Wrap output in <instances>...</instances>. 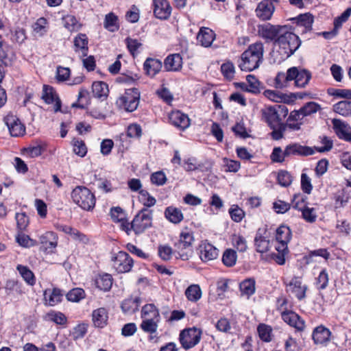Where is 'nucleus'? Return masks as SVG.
Masks as SVG:
<instances>
[{
    "instance_id": "obj_12",
    "label": "nucleus",
    "mask_w": 351,
    "mask_h": 351,
    "mask_svg": "<svg viewBox=\"0 0 351 351\" xmlns=\"http://www.w3.org/2000/svg\"><path fill=\"white\" fill-rule=\"evenodd\" d=\"M254 246L258 253H265L270 248V241L266 228H258L254 237Z\"/></svg>"
},
{
    "instance_id": "obj_60",
    "label": "nucleus",
    "mask_w": 351,
    "mask_h": 351,
    "mask_svg": "<svg viewBox=\"0 0 351 351\" xmlns=\"http://www.w3.org/2000/svg\"><path fill=\"white\" fill-rule=\"evenodd\" d=\"M231 219L235 222H240L245 216L244 211L238 206L232 207L229 210Z\"/></svg>"
},
{
    "instance_id": "obj_3",
    "label": "nucleus",
    "mask_w": 351,
    "mask_h": 351,
    "mask_svg": "<svg viewBox=\"0 0 351 351\" xmlns=\"http://www.w3.org/2000/svg\"><path fill=\"white\" fill-rule=\"evenodd\" d=\"M71 198L75 204L85 210H92L95 206V195L84 186H76L71 192Z\"/></svg>"
},
{
    "instance_id": "obj_38",
    "label": "nucleus",
    "mask_w": 351,
    "mask_h": 351,
    "mask_svg": "<svg viewBox=\"0 0 351 351\" xmlns=\"http://www.w3.org/2000/svg\"><path fill=\"white\" fill-rule=\"evenodd\" d=\"M16 270L22 276L23 280L31 286L36 283V278L34 273L27 267L22 265H19L16 267Z\"/></svg>"
},
{
    "instance_id": "obj_29",
    "label": "nucleus",
    "mask_w": 351,
    "mask_h": 351,
    "mask_svg": "<svg viewBox=\"0 0 351 351\" xmlns=\"http://www.w3.org/2000/svg\"><path fill=\"white\" fill-rule=\"evenodd\" d=\"M162 66L160 60L148 58L143 64V69L147 75L154 77L160 71Z\"/></svg>"
},
{
    "instance_id": "obj_52",
    "label": "nucleus",
    "mask_w": 351,
    "mask_h": 351,
    "mask_svg": "<svg viewBox=\"0 0 351 351\" xmlns=\"http://www.w3.org/2000/svg\"><path fill=\"white\" fill-rule=\"evenodd\" d=\"M46 317L48 320L60 325H63L66 322V316L61 312L51 311L47 314Z\"/></svg>"
},
{
    "instance_id": "obj_23",
    "label": "nucleus",
    "mask_w": 351,
    "mask_h": 351,
    "mask_svg": "<svg viewBox=\"0 0 351 351\" xmlns=\"http://www.w3.org/2000/svg\"><path fill=\"white\" fill-rule=\"evenodd\" d=\"M169 118L172 125L182 130H184L190 125L189 118L180 111H173Z\"/></svg>"
},
{
    "instance_id": "obj_48",
    "label": "nucleus",
    "mask_w": 351,
    "mask_h": 351,
    "mask_svg": "<svg viewBox=\"0 0 351 351\" xmlns=\"http://www.w3.org/2000/svg\"><path fill=\"white\" fill-rule=\"evenodd\" d=\"M237 258V252L232 249H228L223 252L222 261L226 266L232 267L236 263Z\"/></svg>"
},
{
    "instance_id": "obj_13",
    "label": "nucleus",
    "mask_w": 351,
    "mask_h": 351,
    "mask_svg": "<svg viewBox=\"0 0 351 351\" xmlns=\"http://www.w3.org/2000/svg\"><path fill=\"white\" fill-rule=\"evenodd\" d=\"M41 248L47 253H53L58 245V236L51 231L43 234L39 237Z\"/></svg>"
},
{
    "instance_id": "obj_32",
    "label": "nucleus",
    "mask_w": 351,
    "mask_h": 351,
    "mask_svg": "<svg viewBox=\"0 0 351 351\" xmlns=\"http://www.w3.org/2000/svg\"><path fill=\"white\" fill-rule=\"evenodd\" d=\"M186 245L180 239L174 244V252L183 261L188 260L192 254V247Z\"/></svg>"
},
{
    "instance_id": "obj_54",
    "label": "nucleus",
    "mask_w": 351,
    "mask_h": 351,
    "mask_svg": "<svg viewBox=\"0 0 351 351\" xmlns=\"http://www.w3.org/2000/svg\"><path fill=\"white\" fill-rule=\"evenodd\" d=\"M265 97L274 102H281L285 100V95L277 90H265L263 93Z\"/></svg>"
},
{
    "instance_id": "obj_9",
    "label": "nucleus",
    "mask_w": 351,
    "mask_h": 351,
    "mask_svg": "<svg viewBox=\"0 0 351 351\" xmlns=\"http://www.w3.org/2000/svg\"><path fill=\"white\" fill-rule=\"evenodd\" d=\"M287 303V299H283L280 306V309L282 310L281 317L285 322L295 328L298 331H303L305 328L304 321L295 312L292 311H288L285 308L283 310V306Z\"/></svg>"
},
{
    "instance_id": "obj_42",
    "label": "nucleus",
    "mask_w": 351,
    "mask_h": 351,
    "mask_svg": "<svg viewBox=\"0 0 351 351\" xmlns=\"http://www.w3.org/2000/svg\"><path fill=\"white\" fill-rule=\"evenodd\" d=\"M160 319H143L141 328L145 332L153 334L156 332Z\"/></svg>"
},
{
    "instance_id": "obj_47",
    "label": "nucleus",
    "mask_w": 351,
    "mask_h": 351,
    "mask_svg": "<svg viewBox=\"0 0 351 351\" xmlns=\"http://www.w3.org/2000/svg\"><path fill=\"white\" fill-rule=\"evenodd\" d=\"M320 110L321 106L319 104L314 101H309L301 108V112L303 113V117H307L316 113Z\"/></svg>"
},
{
    "instance_id": "obj_7",
    "label": "nucleus",
    "mask_w": 351,
    "mask_h": 351,
    "mask_svg": "<svg viewBox=\"0 0 351 351\" xmlns=\"http://www.w3.org/2000/svg\"><path fill=\"white\" fill-rule=\"evenodd\" d=\"M152 225V210L144 208L134 217L131 222V228L136 234L144 232Z\"/></svg>"
},
{
    "instance_id": "obj_14",
    "label": "nucleus",
    "mask_w": 351,
    "mask_h": 351,
    "mask_svg": "<svg viewBox=\"0 0 351 351\" xmlns=\"http://www.w3.org/2000/svg\"><path fill=\"white\" fill-rule=\"evenodd\" d=\"M287 291L291 292L298 300H302L306 298L307 285H302V279L300 277H293L289 284L287 285Z\"/></svg>"
},
{
    "instance_id": "obj_40",
    "label": "nucleus",
    "mask_w": 351,
    "mask_h": 351,
    "mask_svg": "<svg viewBox=\"0 0 351 351\" xmlns=\"http://www.w3.org/2000/svg\"><path fill=\"white\" fill-rule=\"evenodd\" d=\"M333 110L343 117L351 116V101H341L333 106Z\"/></svg>"
},
{
    "instance_id": "obj_45",
    "label": "nucleus",
    "mask_w": 351,
    "mask_h": 351,
    "mask_svg": "<svg viewBox=\"0 0 351 351\" xmlns=\"http://www.w3.org/2000/svg\"><path fill=\"white\" fill-rule=\"evenodd\" d=\"M257 331L260 339L265 342L271 341L272 328L271 326L265 324H260L257 328Z\"/></svg>"
},
{
    "instance_id": "obj_53",
    "label": "nucleus",
    "mask_w": 351,
    "mask_h": 351,
    "mask_svg": "<svg viewBox=\"0 0 351 351\" xmlns=\"http://www.w3.org/2000/svg\"><path fill=\"white\" fill-rule=\"evenodd\" d=\"M221 71L223 76L228 80L234 77L235 68L234 64L231 62H226L221 66Z\"/></svg>"
},
{
    "instance_id": "obj_4",
    "label": "nucleus",
    "mask_w": 351,
    "mask_h": 351,
    "mask_svg": "<svg viewBox=\"0 0 351 351\" xmlns=\"http://www.w3.org/2000/svg\"><path fill=\"white\" fill-rule=\"evenodd\" d=\"M263 119L270 128H275L282 123L283 118L288 114V109L285 105H275L265 107L261 110Z\"/></svg>"
},
{
    "instance_id": "obj_6",
    "label": "nucleus",
    "mask_w": 351,
    "mask_h": 351,
    "mask_svg": "<svg viewBox=\"0 0 351 351\" xmlns=\"http://www.w3.org/2000/svg\"><path fill=\"white\" fill-rule=\"evenodd\" d=\"M140 100V92L136 88L126 89L124 94L117 100L116 104L119 108L128 112H133L138 106Z\"/></svg>"
},
{
    "instance_id": "obj_56",
    "label": "nucleus",
    "mask_w": 351,
    "mask_h": 351,
    "mask_svg": "<svg viewBox=\"0 0 351 351\" xmlns=\"http://www.w3.org/2000/svg\"><path fill=\"white\" fill-rule=\"evenodd\" d=\"M139 193L140 200L143 204V205L147 207V208L154 206L156 204V199L151 196L146 190H141Z\"/></svg>"
},
{
    "instance_id": "obj_11",
    "label": "nucleus",
    "mask_w": 351,
    "mask_h": 351,
    "mask_svg": "<svg viewBox=\"0 0 351 351\" xmlns=\"http://www.w3.org/2000/svg\"><path fill=\"white\" fill-rule=\"evenodd\" d=\"M3 121L11 136L18 137L25 134V126L16 116L8 114Z\"/></svg>"
},
{
    "instance_id": "obj_10",
    "label": "nucleus",
    "mask_w": 351,
    "mask_h": 351,
    "mask_svg": "<svg viewBox=\"0 0 351 351\" xmlns=\"http://www.w3.org/2000/svg\"><path fill=\"white\" fill-rule=\"evenodd\" d=\"M286 25H274L271 23L258 25L257 27L259 36L267 42L274 41L280 37Z\"/></svg>"
},
{
    "instance_id": "obj_22",
    "label": "nucleus",
    "mask_w": 351,
    "mask_h": 351,
    "mask_svg": "<svg viewBox=\"0 0 351 351\" xmlns=\"http://www.w3.org/2000/svg\"><path fill=\"white\" fill-rule=\"evenodd\" d=\"M88 39L85 34H78L73 40V48L75 52L81 57H86L88 52Z\"/></svg>"
},
{
    "instance_id": "obj_37",
    "label": "nucleus",
    "mask_w": 351,
    "mask_h": 351,
    "mask_svg": "<svg viewBox=\"0 0 351 351\" xmlns=\"http://www.w3.org/2000/svg\"><path fill=\"white\" fill-rule=\"evenodd\" d=\"M142 319H160L158 309L154 304H147L143 306L141 311Z\"/></svg>"
},
{
    "instance_id": "obj_2",
    "label": "nucleus",
    "mask_w": 351,
    "mask_h": 351,
    "mask_svg": "<svg viewBox=\"0 0 351 351\" xmlns=\"http://www.w3.org/2000/svg\"><path fill=\"white\" fill-rule=\"evenodd\" d=\"M276 45L279 47L278 52L281 58L286 59L293 55L300 47L301 40L299 36L286 25L280 37L276 40Z\"/></svg>"
},
{
    "instance_id": "obj_26",
    "label": "nucleus",
    "mask_w": 351,
    "mask_h": 351,
    "mask_svg": "<svg viewBox=\"0 0 351 351\" xmlns=\"http://www.w3.org/2000/svg\"><path fill=\"white\" fill-rule=\"evenodd\" d=\"M331 332L325 326L320 325L316 327L313 332V339L316 344H324L330 341Z\"/></svg>"
},
{
    "instance_id": "obj_20",
    "label": "nucleus",
    "mask_w": 351,
    "mask_h": 351,
    "mask_svg": "<svg viewBox=\"0 0 351 351\" xmlns=\"http://www.w3.org/2000/svg\"><path fill=\"white\" fill-rule=\"evenodd\" d=\"M199 257L204 262L213 261L218 256L219 251L212 244L204 242L199 245Z\"/></svg>"
},
{
    "instance_id": "obj_31",
    "label": "nucleus",
    "mask_w": 351,
    "mask_h": 351,
    "mask_svg": "<svg viewBox=\"0 0 351 351\" xmlns=\"http://www.w3.org/2000/svg\"><path fill=\"white\" fill-rule=\"evenodd\" d=\"M141 302V298L138 297L127 298L123 301L121 309L125 313H134L138 311Z\"/></svg>"
},
{
    "instance_id": "obj_55",
    "label": "nucleus",
    "mask_w": 351,
    "mask_h": 351,
    "mask_svg": "<svg viewBox=\"0 0 351 351\" xmlns=\"http://www.w3.org/2000/svg\"><path fill=\"white\" fill-rule=\"evenodd\" d=\"M302 218L308 223H314L317 217L316 210L314 208L306 206L302 212Z\"/></svg>"
},
{
    "instance_id": "obj_28",
    "label": "nucleus",
    "mask_w": 351,
    "mask_h": 351,
    "mask_svg": "<svg viewBox=\"0 0 351 351\" xmlns=\"http://www.w3.org/2000/svg\"><path fill=\"white\" fill-rule=\"evenodd\" d=\"M291 21L295 22L297 26L302 27V33H306L311 31L312 29V25L314 21L313 16L309 13H305L300 14L297 17L291 19Z\"/></svg>"
},
{
    "instance_id": "obj_24",
    "label": "nucleus",
    "mask_w": 351,
    "mask_h": 351,
    "mask_svg": "<svg viewBox=\"0 0 351 351\" xmlns=\"http://www.w3.org/2000/svg\"><path fill=\"white\" fill-rule=\"evenodd\" d=\"M164 67L167 71H178L182 67V58L179 53L169 55L164 61Z\"/></svg>"
},
{
    "instance_id": "obj_34",
    "label": "nucleus",
    "mask_w": 351,
    "mask_h": 351,
    "mask_svg": "<svg viewBox=\"0 0 351 351\" xmlns=\"http://www.w3.org/2000/svg\"><path fill=\"white\" fill-rule=\"evenodd\" d=\"M113 279L110 274H104L99 275L95 279V285L100 290L107 291L112 285Z\"/></svg>"
},
{
    "instance_id": "obj_44",
    "label": "nucleus",
    "mask_w": 351,
    "mask_h": 351,
    "mask_svg": "<svg viewBox=\"0 0 351 351\" xmlns=\"http://www.w3.org/2000/svg\"><path fill=\"white\" fill-rule=\"evenodd\" d=\"M292 81V76L289 69L286 73H278L275 78V86L276 88H282L287 86V83Z\"/></svg>"
},
{
    "instance_id": "obj_39",
    "label": "nucleus",
    "mask_w": 351,
    "mask_h": 351,
    "mask_svg": "<svg viewBox=\"0 0 351 351\" xmlns=\"http://www.w3.org/2000/svg\"><path fill=\"white\" fill-rule=\"evenodd\" d=\"M92 92L95 97H106L108 93V84L104 82H95L92 85Z\"/></svg>"
},
{
    "instance_id": "obj_61",
    "label": "nucleus",
    "mask_w": 351,
    "mask_h": 351,
    "mask_svg": "<svg viewBox=\"0 0 351 351\" xmlns=\"http://www.w3.org/2000/svg\"><path fill=\"white\" fill-rule=\"evenodd\" d=\"M285 154V149L282 152L280 147H274L271 154V159L275 162H282L286 157H289Z\"/></svg>"
},
{
    "instance_id": "obj_64",
    "label": "nucleus",
    "mask_w": 351,
    "mask_h": 351,
    "mask_svg": "<svg viewBox=\"0 0 351 351\" xmlns=\"http://www.w3.org/2000/svg\"><path fill=\"white\" fill-rule=\"evenodd\" d=\"M15 218L19 230L21 231L25 230L29 223L28 217L25 213H16Z\"/></svg>"
},
{
    "instance_id": "obj_33",
    "label": "nucleus",
    "mask_w": 351,
    "mask_h": 351,
    "mask_svg": "<svg viewBox=\"0 0 351 351\" xmlns=\"http://www.w3.org/2000/svg\"><path fill=\"white\" fill-rule=\"evenodd\" d=\"M165 217L170 222L177 224L182 221L184 217L182 211L176 207L169 206L165 210Z\"/></svg>"
},
{
    "instance_id": "obj_21",
    "label": "nucleus",
    "mask_w": 351,
    "mask_h": 351,
    "mask_svg": "<svg viewBox=\"0 0 351 351\" xmlns=\"http://www.w3.org/2000/svg\"><path fill=\"white\" fill-rule=\"evenodd\" d=\"M332 122L337 136L346 141H351V128L339 119H334Z\"/></svg>"
},
{
    "instance_id": "obj_58",
    "label": "nucleus",
    "mask_w": 351,
    "mask_h": 351,
    "mask_svg": "<svg viewBox=\"0 0 351 351\" xmlns=\"http://www.w3.org/2000/svg\"><path fill=\"white\" fill-rule=\"evenodd\" d=\"M18 243L25 247H29L36 245V241L23 233H20L16 237Z\"/></svg>"
},
{
    "instance_id": "obj_36",
    "label": "nucleus",
    "mask_w": 351,
    "mask_h": 351,
    "mask_svg": "<svg viewBox=\"0 0 351 351\" xmlns=\"http://www.w3.org/2000/svg\"><path fill=\"white\" fill-rule=\"evenodd\" d=\"M256 282L254 278H247L239 285V289L242 295L250 297L255 293Z\"/></svg>"
},
{
    "instance_id": "obj_5",
    "label": "nucleus",
    "mask_w": 351,
    "mask_h": 351,
    "mask_svg": "<svg viewBox=\"0 0 351 351\" xmlns=\"http://www.w3.org/2000/svg\"><path fill=\"white\" fill-rule=\"evenodd\" d=\"M202 330L195 326L184 328L180 331L179 341L185 350L196 346L201 341Z\"/></svg>"
},
{
    "instance_id": "obj_41",
    "label": "nucleus",
    "mask_w": 351,
    "mask_h": 351,
    "mask_svg": "<svg viewBox=\"0 0 351 351\" xmlns=\"http://www.w3.org/2000/svg\"><path fill=\"white\" fill-rule=\"evenodd\" d=\"M291 238V231L286 226H280L276 230V239L277 242L289 243Z\"/></svg>"
},
{
    "instance_id": "obj_25",
    "label": "nucleus",
    "mask_w": 351,
    "mask_h": 351,
    "mask_svg": "<svg viewBox=\"0 0 351 351\" xmlns=\"http://www.w3.org/2000/svg\"><path fill=\"white\" fill-rule=\"evenodd\" d=\"M108 312L104 307L95 309L92 313V320L93 324L97 328H104L108 324Z\"/></svg>"
},
{
    "instance_id": "obj_62",
    "label": "nucleus",
    "mask_w": 351,
    "mask_h": 351,
    "mask_svg": "<svg viewBox=\"0 0 351 351\" xmlns=\"http://www.w3.org/2000/svg\"><path fill=\"white\" fill-rule=\"evenodd\" d=\"M166 181V176L165 173L161 171L155 172L151 176V182L157 186H162L165 184Z\"/></svg>"
},
{
    "instance_id": "obj_27",
    "label": "nucleus",
    "mask_w": 351,
    "mask_h": 351,
    "mask_svg": "<svg viewBox=\"0 0 351 351\" xmlns=\"http://www.w3.org/2000/svg\"><path fill=\"white\" fill-rule=\"evenodd\" d=\"M215 38V32L208 27H202L197 34V42L203 47H210Z\"/></svg>"
},
{
    "instance_id": "obj_15",
    "label": "nucleus",
    "mask_w": 351,
    "mask_h": 351,
    "mask_svg": "<svg viewBox=\"0 0 351 351\" xmlns=\"http://www.w3.org/2000/svg\"><path fill=\"white\" fill-rule=\"evenodd\" d=\"M154 14L161 20L167 19L171 13V7L167 0H153Z\"/></svg>"
},
{
    "instance_id": "obj_17",
    "label": "nucleus",
    "mask_w": 351,
    "mask_h": 351,
    "mask_svg": "<svg viewBox=\"0 0 351 351\" xmlns=\"http://www.w3.org/2000/svg\"><path fill=\"white\" fill-rule=\"evenodd\" d=\"M42 99L48 104L55 103V112L60 110L61 101L52 86L48 85L43 86Z\"/></svg>"
},
{
    "instance_id": "obj_18",
    "label": "nucleus",
    "mask_w": 351,
    "mask_h": 351,
    "mask_svg": "<svg viewBox=\"0 0 351 351\" xmlns=\"http://www.w3.org/2000/svg\"><path fill=\"white\" fill-rule=\"evenodd\" d=\"M292 80H295V84L298 87H304L309 82L311 74L307 70H298L296 67L290 68Z\"/></svg>"
},
{
    "instance_id": "obj_63",
    "label": "nucleus",
    "mask_w": 351,
    "mask_h": 351,
    "mask_svg": "<svg viewBox=\"0 0 351 351\" xmlns=\"http://www.w3.org/2000/svg\"><path fill=\"white\" fill-rule=\"evenodd\" d=\"M173 250L167 245H160L158 247V255L164 261H169L171 258Z\"/></svg>"
},
{
    "instance_id": "obj_43",
    "label": "nucleus",
    "mask_w": 351,
    "mask_h": 351,
    "mask_svg": "<svg viewBox=\"0 0 351 351\" xmlns=\"http://www.w3.org/2000/svg\"><path fill=\"white\" fill-rule=\"evenodd\" d=\"M187 299L191 302H197L202 297V291L198 285H191L185 291Z\"/></svg>"
},
{
    "instance_id": "obj_8",
    "label": "nucleus",
    "mask_w": 351,
    "mask_h": 351,
    "mask_svg": "<svg viewBox=\"0 0 351 351\" xmlns=\"http://www.w3.org/2000/svg\"><path fill=\"white\" fill-rule=\"evenodd\" d=\"M112 267L119 274L129 272L134 264L133 259L130 255L123 251H119L112 256Z\"/></svg>"
},
{
    "instance_id": "obj_57",
    "label": "nucleus",
    "mask_w": 351,
    "mask_h": 351,
    "mask_svg": "<svg viewBox=\"0 0 351 351\" xmlns=\"http://www.w3.org/2000/svg\"><path fill=\"white\" fill-rule=\"evenodd\" d=\"M277 180L278 184L284 187L289 186L292 182V177L287 171H280L278 173Z\"/></svg>"
},
{
    "instance_id": "obj_46",
    "label": "nucleus",
    "mask_w": 351,
    "mask_h": 351,
    "mask_svg": "<svg viewBox=\"0 0 351 351\" xmlns=\"http://www.w3.org/2000/svg\"><path fill=\"white\" fill-rule=\"evenodd\" d=\"M64 26L70 32L77 31L81 27V24L74 16L67 15L62 19Z\"/></svg>"
},
{
    "instance_id": "obj_30",
    "label": "nucleus",
    "mask_w": 351,
    "mask_h": 351,
    "mask_svg": "<svg viewBox=\"0 0 351 351\" xmlns=\"http://www.w3.org/2000/svg\"><path fill=\"white\" fill-rule=\"evenodd\" d=\"M63 293L59 289L55 288L52 291L45 290L44 298L46 303L49 306H55L62 301Z\"/></svg>"
},
{
    "instance_id": "obj_50",
    "label": "nucleus",
    "mask_w": 351,
    "mask_h": 351,
    "mask_svg": "<svg viewBox=\"0 0 351 351\" xmlns=\"http://www.w3.org/2000/svg\"><path fill=\"white\" fill-rule=\"evenodd\" d=\"M66 297L69 301L77 302L85 297V292L82 289L75 288L69 291Z\"/></svg>"
},
{
    "instance_id": "obj_51",
    "label": "nucleus",
    "mask_w": 351,
    "mask_h": 351,
    "mask_svg": "<svg viewBox=\"0 0 351 351\" xmlns=\"http://www.w3.org/2000/svg\"><path fill=\"white\" fill-rule=\"evenodd\" d=\"M47 21L44 17L39 18L36 22L33 25L34 32L39 36H43L47 31Z\"/></svg>"
},
{
    "instance_id": "obj_16",
    "label": "nucleus",
    "mask_w": 351,
    "mask_h": 351,
    "mask_svg": "<svg viewBox=\"0 0 351 351\" xmlns=\"http://www.w3.org/2000/svg\"><path fill=\"white\" fill-rule=\"evenodd\" d=\"M314 149L308 146L302 145L299 143H291L285 147V155L308 156L314 154Z\"/></svg>"
},
{
    "instance_id": "obj_19",
    "label": "nucleus",
    "mask_w": 351,
    "mask_h": 351,
    "mask_svg": "<svg viewBox=\"0 0 351 351\" xmlns=\"http://www.w3.org/2000/svg\"><path fill=\"white\" fill-rule=\"evenodd\" d=\"M255 12L262 21L269 20L274 12V6L271 1L264 0L258 3Z\"/></svg>"
},
{
    "instance_id": "obj_59",
    "label": "nucleus",
    "mask_w": 351,
    "mask_h": 351,
    "mask_svg": "<svg viewBox=\"0 0 351 351\" xmlns=\"http://www.w3.org/2000/svg\"><path fill=\"white\" fill-rule=\"evenodd\" d=\"M232 242L234 247L239 252H243L247 249V243L245 238L241 235H234Z\"/></svg>"
},
{
    "instance_id": "obj_49",
    "label": "nucleus",
    "mask_w": 351,
    "mask_h": 351,
    "mask_svg": "<svg viewBox=\"0 0 351 351\" xmlns=\"http://www.w3.org/2000/svg\"><path fill=\"white\" fill-rule=\"evenodd\" d=\"M118 18L113 13H109L106 16L104 27L110 32L117 31L119 29L117 24Z\"/></svg>"
},
{
    "instance_id": "obj_35",
    "label": "nucleus",
    "mask_w": 351,
    "mask_h": 351,
    "mask_svg": "<svg viewBox=\"0 0 351 351\" xmlns=\"http://www.w3.org/2000/svg\"><path fill=\"white\" fill-rule=\"evenodd\" d=\"M247 84L245 83H242L241 87L250 93L254 94H258L260 93L259 85L260 82L258 80L252 75H248L246 77Z\"/></svg>"
},
{
    "instance_id": "obj_1",
    "label": "nucleus",
    "mask_w": 351,
    "mask_h": 351,
    "mask_svg": "<svg viewBox=\"0 0 351 351\" xmlns=\"http://www.w3.org/2000/svg\"><path fill=\"white\" fill-rule=\"evenodd\" d=\"M264 45L261 41L249 45L241 56L238 64L241 71H252L258 69L263 61Z\"/></svg>"
}]
</instances>
